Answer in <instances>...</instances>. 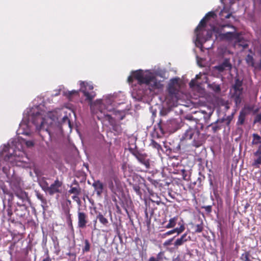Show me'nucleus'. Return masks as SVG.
Instances as JSON below:
<instances>
[{
    "label": "nucleus",
    "mask_w": 261,
    "mask_h": 261,
    "mask_svg": "<svg viewBox=\"0 0 261 261\" xmlns=\"http://www.w3.org/2000/svg\"><path fill=\"white\" fill-rule=\"evenodd\" d=\"M44 106L39 105L28 109L24 113L22 121L17 131L22 134L33 137L34 130L43 131L50 135V128L54 125L60 127L66 125L70 127V122L66 115H63L61 110L49 111L46 113Z\"/></svg>",
    "instance_id": "1"
},
{
    "label": "nucleus",
    "mask_w": 261,
    "mask_h": 261,
    "mask_svg": "<svg viewBox=\"0 0 261 261\" xmlns=\"http://www.w3.org/2000/svg\"><path fill=\"white\" fill-rule=\"evenodd\" d=\"M135 81H137V85L133 88L132 96L137 100L158 93L163 87L162 82L156 79L155 74L148 70L139 69L132 71L127 81L133 85Z\"/></svg>",
    "instance_id": "2"
},
{
    "label": "nucleus",
    "mask_w": 261,
    "mask_h": 261,
    "mask_svg": "<svg viewBox=\"0 0 261 261\" xmlns=\"http://www.w3.org/2000/svg\"><path fill=\"white\" fill-rule=\"evenodd\" d=\"M23 144L31 148L34 146V141L28 140L21 137L11 139L7 145L1 146L0 158L4 156L5 160L10 162L13 165L25 167L26 161L24 160V153L22 151Z\"/></svg>",
    "instance_id": "3"
},
{
    "label": "nucleus",
    "mask_w": 261,
    "mask_h": 261,
    "mask_svg": "<svg viewBox=\"0 0 261 261\" xmlns=\"http://www.w3.org/2000/svg\"><path fill=\"white\" fill-rule=\"evenodd\" d=\"M114 95H109L103 96L102 99H97L91 105L92 113L97 116L99 120L105 119L111 124L113 119L108 112H113L115 115V119L121 120L125 117V112L123 111L116 110L117 103Z\"/></svg>",
    "instance_id": "4"
},
{
    "label": "nucleus",
    "mask_w": 261,
    "mask_h": 261,
    "mask_svg": "<svg viewBox=\"0 0 261 261\" xmlns=\"http://www.w3.org/2000/svg\"><path fill=\"white\" fill-rule=\"evenodd\" d=\"M216 14L214 12H210L206 14L199 22L195 30L196 38L194 40L195 45L202 50V45L208 41L212 37L211 31H206L205 29V21L210 17L214 18Z\"/></svg>",
    "instance_id": "5"
},
{
    "label": "nucleus",
    "mask_w": 261,
    "mask_h": 261,
    "mask_svg": "<svg viewBox=\"0 0 261 261\" xmlns=\"http://www.w3.org/2000/svg\"><path fill=\"white\" fill-rule=\"evenodd\" d=\"M181 140L189 141L193 146L198 147L202 144L203 138L197 128L189 127L183 134Z\"/></svg>",
    "instance_id": "6"
},
{
    "label": "nucleus",
    "mask_w": 261,
    "mask_h": 261,
    "mask_svg": "<svg viewBox=\"0 0 261 261\" xmlns=\"http://www.w3.org/2000/svg\"><path fill=\"white\" fill-rule=\"evenodd\" d=\"M213 31L216 32V29L214 28ZM216 36L220 40L227 41H238L240 37L235 28L229 24L222 25L220 31H217Z\"/></svg>",
    "instance_id": "7"
},
{
    "label": "nucleus",
    "mask_w": 261,
    "mask_h": 261,
    "mask_svg": "<svg viewBox=\"0 0 261 261\" xmlns=\"http://www.w3.org/2000/svg\"><path fill=\"white\" fill-rule=\"evenodd\" d=\"M80 88L79 91L82 92L85 97V101H87L90 105L94 103L95 101L92 102V100L95 97L96 93L93 91V86L91 82L80 81Z\"/></svg>",
    "instance_id": "8"
},
{
    "label": "nucleus",
    "mask_w": 261,
    "mask_h": 261,
    "mask_svg": "<svg viewBox=\"0 0 261 261\" xmlns=\"http://www.w3.org/2000/svg\"><path fill=\"white\" fill-rule=\"evenodd\" d=\"M179 80L180 79L179 77L172 79L170 80L168 85V92L170 96L175 99L177 98V95L180 87V84L179 83Z\"/></svg>",
    "instance_id": "9"
},
{
    "label": "nucleus",
    "mask_w": 261,
    "mask_h": 261,
    "mask_svg": "<svg viewBox=\"0 0 261 261\" xmlns=\"http://www.w3.org/2000/svg\"><path fill=\"white\" fill-rule=\"evenodd\" d=\"M174 123V120L167 121L166 124H162L161 122H160L155 127V130L156 132L158 137H161L165 134V132L171 130L172 127L170 125Z\"/></svg>",
    "instance_id": "10"
},
{
    "label": "nucleus",
    "mask_w": 261,
    "mask_h": 261,
    "mask_svg": "<svg viewBox=\"0 0 261 261\" xmlns=\"http://www.w3.org/2000/svg\"><path fill=\"white\" fill-rule=\"evenodd\" d=\"M78 90H71L69 91L65 89L63 86H60L59 89L55 91V92L52 94L54 96H57L60 94L66 96L69 99H71L74 95H77L79 93Z\"/></svg>",
    "instance_id": "11"
},
{
    "label": "nucleus",
    "mask_w": 261,
    "mask_h": 261,
    "mask_svg": "<svg viewBox=\"0 0 261 261\" xmlns=\"http://www.w3.org/2000/svg\"><path fill=\"white\" fill-rule=\"evenodd\" d=\"M10 186L17 197L23 198L25 196V193L21 189L20 182L18 180L12 179L10 182Z\"/></svg>",
    "instance_id": "12"
},
{
    "label": "nucleus",
    "mask_w": 261,
    "mask_h": 261,
    "mask_svg": "<svg viewBox=\"0 0 261 261\" xmlns=\"http://www.w3.org/2000/svg\"><path fill=\"white\" fill-rule=\"evenodd\" d=\"M214 68L219 72H222L224 71H230L232 68V65L230 63V59L225 58L221 63L215 66Z\"/></svg>",
    "instance_id": "13"
},
{
    "label": "nucleus",
    "mask_w": 261,
    "mask_h": 261,
    "mask_svg": "<svg viewBox=\"0 0 261 261\" xmlns=\"http://www.w3.org/2000/svg\"><path fill=\"white\" fill-rule=\"evenodd\" d=\"M133 154L138 160V161L142 164L144 165L146 168L148 169L149 168V160L147 158V156L145 154L140 153L138 151L134 152Z\"/></svg>",
    "instance_id": "14"
},
{
    "label": "nucleus",
    "mask_w": 261,
    "mask_h": 261,
    "mask_svg": "<svg viewBox=\"0 0 261 261\" xmlns=\"http://www.w3.org/2000/svg\"><path fill=\"white\" fill-rule=\"evenodd\" d=\"M242 82L239 79H237L235 80V83L233 86V89L234 91V95L236 97V102H237L238 100L239 99L240 95L242 94L243 88L242 87Z\"/></svg>",
    "instance_id": "15"
},
{
    "label": "nucleus",
    "mask_w": 261,
    "mask_h": 261,
    "mask_svg": "<svg viewBox=\"0 0 261 261\" xmlns=\"http://www.w3.org/2000/svg\"><path fill=\"white\" fill-rule=\"evenodd\" d=\"M78 226L83 228L86 227L88 223V216L84 212L79 211L77 212Z\"/></svg>",
    "instance_id": "16"
},
{
    "label": "nucleus",
    "mask_w": 261,
    "mask_h": 261,
    "mask_svg": "<svg viewBox=\"0 0 261 261\" xmlns=\"http://www.w3.org/2000/svg\"><path fill=\"white\" fill-rule=\"evenodd\" d=\"M214 111V108L209 107L197 112L198 113L203 114V119L205 122L207 123Z\"/></svg>",
    "instance_id": "17"
},
{
    "label": "nucleus",
    "mask_w": 261,
    "mask_h": 261,
    "mask_svg": "<svg viewBox=\"0 0 261 261\" xmlns=\"http://www.w3.org/2000/svg\"><path fill=\"white\" fill-rule=\"evenodd\" d=\"M92 186L94 189V191L98 197H101L102 193L105 190V186L99 180H94Z\"/></svg>",
    "instance_id": "18"
},
{
    "label": "nucleus",
    "mask_w": 261,
    "mask_h": 261,
    "mask_svg": "<svg viewBox=\"0 0 261 261\" xmlns=\"http://www.w3.org/2000/svg\"><path fill=\"white\" fill-rule=\"evenodd\" d=\"M191 240V237L188 235L187 232L183 234L179 238H178L174 243V246L176 248L182 245L185 243Z\"/></svg>",
    "instance_id": "19"
},
{
    "label": "nucleus",
    "mask_w": 261,
    "mask_h": 261,
    "mask_svg": "<svg viewBox=\"0 0 261 261\" xmlns=\"http://www.w3.org/2000/svg\"><path fill=\"white\" fill-rule=\"evenodd\" d=\"M61 186H62V182H60L59 180H55L54 183H53L49 186V189H48V191L47 192L50 195H53L54 194H55L56 193L59 192V191H60L59 188L61 187Z\"/></svg>",
    "instance_id": "20"
},
{
    "label": "nucleus",
    "mask_w": 261,
    "mask_h": 261,
    "mask_svg": "<svg viewBox=\"0 0 261 261\" xmlns=\"http://www.w3.org/2000/svg\"><path fill=\"white\" fill-rule=\"evenodd\" d=\"M219 15L222 19L229 18L231 16V14L229 12L228 9L225 7L220 11Z\"/></svg>",
    "instance_id": "21"
},
{
    "label": "nucleus",
    "mask_w": 261,
    "mask_h": 261,
    "mask_svg": "<svg viewBox=\"0 0 261 261\" xmlns=\"http://www.w3.org/2000/svg\"><path fill=\"white\" fill-rule=\"evenodd\" d=\"M96 219H98L99 222L105 226H107L109 223L108 219L106 218L101 213L98 214L96 216Z\"/></svg>",
    "instance_id": "22"
},
{
    "label": "nucleus",
    "mask_w": 261,
    "mask_h": 261,
    "mask_svg": "<svg viewBox=\"0 0 261 261\" xmlns=\"http://www.w3.org/2000/svg\"><path fill=\"white\" fill-rule=\"evenodd\" d=\"M177 220V217H174L173 218H171L169 221V223L165 226V227L166 228H171L174 227L176 224Z\"/></svg>",
    "instance_id": "23"
},
{
    "label": "nucleus",
    "mask_w": 261,
    "mask_h": 261,
    "mask_svg": "<svg viewBox=\"0 0 261 261\" xmlns=\"http://www.w3.org/2000/svg\"><path fill=\"white\" fill-rule=\"evenodd\" d=\"M252 137V144L253 145H258L261 143V137L258 134H253Z\"/></svg>",
    "instance_id": "24"
},
{
    "label": "nucleus",
    "mask_w": 261,
    "mask_h": 261,
    "mask_svg": "<svg viewBox=\"0 0 261 261\" xmlns=\"http://www.w3.org/2000/svg\"><path fill=\"white\" fill-rule=\"evenodd\" d=\"M39 183L42 190L47 192L49 188L48 183L44 179L40 180Z\"/></svg>",
    "instance_id": "25"
},
{
    "label": "nucleus",
    "mask_w": 261,
    "mask_h": 261,
    "mask_svg": "<svg viewBox=\"0 0 261 261\" xmlns=\"http://www.w3.org/2000/svg\"><path fill=\"white\" fill-rule=\"evenodd\" d=\"M246 117V112L244 111H241L240 113L238 123L239 124H243L245 121Z\"/></svg>",
    "instance_id": "26"
},
{
    "label": "nucleus",
    "mask_w": 261,
    "mask_h": 261,
    "mask_svg": "<svg viewBox=\"0 0 261 261\" xmlns=\"http://www.w3.org/2000/svg\"><path fill=\"white\" fill-rule=\"evenodd\" d=\"M246 61L248 65L253 67L254 65V59L252 56L248 55L246 58Z\"/></svg>",
    "instance_id": "27"
},
{
    "label": "nucleus",
    "mask_w": 261,
    "mask_h": 261,
    "mask_svg": "<svg viewBox=\"0 0 261 261\" xmlns=\"http://www.w3.org/2000/svg\"><path fill=\"white\" fill-rule=\"evenodd\" d=\"M233 114L234 113H232L231 115L228 116L226 117V118H222L221 121L222 122H225L226 125H228L233 118Z\"/></svg>",
    "instance_id": "28"
},
{
    "label": "nucleus",
    "mask_w": 261,
    "mask_h": 261,
    "mask_svg": "<svg viewBox=\"0 0 261 261\" xmlns=\"http://www.w3.org/2000/svg\"><path fill=\"white\" fill-rule=\"evenodd\" d=\"M204 76V77H205V75L204 74H202L201 73H200L199 74H197L196 75V77H195V79L194 80H191V81L190 82L189 85L190 86V87H193L196 84V80H197V79H200L201 76Z\"/></svg>",
    "instance_id": "29"
},
{
    "label": "nucleus",
    "mask_w": 261,
    "mask_h": 261,
    "mask_svg": "<svg viewBox=\"0 0 261 261\" xmlns=\"http://www.w3.org/2000/svg\"><path fill=\"white\" fill-rule=\"evenodd\" d=\"M258 158L255 159L252 163V166L259 168L261 165V155L257 156Z\"/></svg>",
    "instance_id": "30"
},
{
    "label": "nucleus",
    "mask_w": 261,
    "mask_h": 261,
    "mask_svg": "<svg viewBox=\"0 0 261 261\" xmlns=\"http://www.w3.org/2000/svg\"><path fill=\"white\" fill-rule=\"evenodd\" d=\"M84 243H85V246L82 249L83 252H87L89 251L90 249V244L89 241L88 240H85L84 241Z\"/></svg>",
    "instance_id": "31"
},
{
    "label": "nucleus",
    "mask_w": 261,
    "mask_h": 261,
    "mask_svg": "<svg viewBox=\"0 0 261 261\" xmlns=\"http://www.w3.org/2000/svg\"><path fill=\"white\" fill-rule=\"evenodd\" d=\"M80 192V189L77 187H71L69 190V193L71 194H74L75 195H79Z\"/></svg>",
    "instance_id": "32"
},
{
    "label": "nucleus",
    "mask_w": 261,
    "mask_h": 261,
    "mask_svg": "<svg viewBox=\"0 0 261 261\" xmlns=\"http://www.w3.org/2000/svg\"><path fill=\"white\" fill-rule=\"evenodd\" d=\"M249 254L247 252L243 253L241 256V259L243 261H250L249 257Z\"/></svg>",
    "instance_id": "33"
},
{
    "label": "nucleus",
    "mask_w": 261,
    "mask_h": 261,
    "mask_svg": "<svg viewBox=\"0 0 261 261\" xmlns=\"http://www.w3.org/2000/svg\"><path fill=\"white\" fill-rule=\"evenodd\" d=\"M203 224L201 222L200 224L196 225L195 226V232H201L203 230Z\"/></svg>",
    "instance_id": "34"
},
{
    "label": "nucleus",
    "mask_w": 261,
    "mask_h": 261,
    "mask_svg": "<svg viewBox=\"0 0 261 261\" xmlns=\"http://www.w3.org/2000/svg\"><path fill=\"white\" fill-rule=\"evenodd\" d=\"M210 87L216 92H219L221 90L220 87L218 85L212 84Z\"/></svg>",
    "instance_id": "35"
},
{
    "label": "nucleus",
    "mask_w": 261,
    "mask_h": 261,
    "mask_svg": "<svg viewBox=\"0 0 261 261\" xmlns=\"http://www.w3.org/2000/svg\"><path fill=\"white\" fill-rule=\"evenodd\" d=\"M108 185L109 189L111 190L112 192H114V186L113 184V181L112 179H110L108 181Z\"/></svg>",
    "instance_id": "36"
},
{
    "label": "nucleus",
    "mask_w": 261,
    "mask_h": 261,
    "mask_svg": "<svg viewBox=\"0 0 261 261\" xmlns=\"http://www.w3.org/2000/svg\"><path fill=\"white\" fill-rule=\"evenodd\" d=\"M253 154L255 156L261 155V143L258 146L256 151L254 152Z\"/></svg>",
    "instance_id": "37"
},
{
    "label": "nucleus",
    "mask_w": 261,
    "mask_h": 261,
    "mask_svg": "<svg viewBox=\"0 0 261 261\" xmlns=\"http://www.w3.org/2000/svg\"><path fill=\"white\" fill-rule=\"evenodd\" d=\"M254 109V106H246L245 107H244V109L243 111H244V112L245 111H247L248 112H251V111H252Z\"/></svg>",
    "instance_id": "38"
},
{
    "label": "nucleus",
    "mask_w": 261,
    "mask_h": 261,
    "mask_svg": "<svg viewBox=\"0 0 261 261\" xmlns=\"http://www.w3.org/2000/svg\"><path fill=\"white\" fill-rule=\"evenodd\" d=\"M36 195H37V198L39 200H40L43 203H45V201H46L45 199V198H44V197L42 195H41V194H40L39 193H37Z\"/></svg>",
    "instance_id": "39"
},
{
    "label": "nucleus",
    "mask_w": 261,
    "mask_h": 261,
    "mask_svg": "<svg viewBox=\"0 0 261 261\" xmlns=\"http://www.w3.org/2000/svg\"><path fill=\"white\" fill-rule=\"evenodd\" d=\"M202 208H204L207 213H210L212 212L211 205L204 206L202 207Z\"/></svg>",
    "instance_id": "40"
},
{
    "label": "nucleus",
    "mask_w": 261,
    "mask_h": 261,
    "mask_svg": "<svg viewBox=\"0 0 261 261\" xmlns=\"http://www.w3.org/2000/svg\"><path fill=\"white\" fill-rule=\"evenodd\" d=\"M261 121V113L257 115L255 117V119L254 121V123H257L260 122Z\"/></svg>",
    "instance_id": "41"
},
{
    "label": "nucleus",
    "mask_w": 261,
    "mask_h": 261,
    "mask_svg": "<svg viewBox=\"0 0 261 261\" xmlns=\"http://www.w3.org/2000/svg\"><path fill=\"white\" fill-rule=\"evenodd\" d=\"M173 239H174V238L166 241L164 243V245L165 246H169V245H170L171 244V243H172V242Z\"/></svg>",
    "instance_id": "42"
},
{
    "label": "nucleus",
    "mask_w": 261,
    "mask_h": 261,
    "mask_svg": "<svg viewBox=\"0 0 261 261\" xmlns=\"http://www.w3.org/2000/svg\"><path fill=\"white\" fill-rule=\"evenodd\" d=\"M113 129L117 132L118 133L121 132V128H120V126L119 125L113 126Z\"/></svg>",
    "instance_id": "43"
},
{
    "label": "nucleus",
    "mask_w": 261,
    "mask_h": 261,
    "mask_svg": "<svg viewBox=\"0 0 261 261\" xmlns=\"http://www.w3.org/2000/svg\"><path fill=\"white\" fill-rule=\"evenodd\" d=\"M163 255V253L162 252H161L158 254L157 256L155 258H156V259L158 260V261H161L163 258V257H162Z\"/></svg>",
    "instance_id": "44"
},
{
    "label": "nucleus",
    "mask_w": 261,
    "mask_h": 261,
    "mask_svg": "<svg viewBox=\"0 0 261 261\" xmlns=\"http://www.w3.org/2000/svg\"><path fill=\"white\" fill-rule=\"evenodd\" d=\"M152 145L153 147L157 149H159L161 148L160 145L155 142H152Z\"/></svg>",
    "instance_id": "45"
},
{
    "label": "nucleus",
    "mask_w": 261,
    "mask_h": 261,
    "mask_svg": "<svg viewBox=\"0 0 261 261\" xmlns=\"http://www.w3.org/2000/svg\"><path fill=\"white\" fill-rule=\"evenodd\" d=\"M173 233H174V231H173V229H172V230L168 231L166 232V233H165L164 234H163V236L166 237L167 236L171 235Z\"/></svg>",
    "instance_id": "46"
},
{
    "label": "nucleus",
    "mask_w": 261,
    "mask_h": 261,
    "mask_svg": "<svg viewBox=\"0 0 261 261\" xmlns=\"http://www.w3.org/2000/svg\"><path fill=\"white\" fill-rule=\"evenodd\" d=\"M212 129H213L214 132H216L217 130L220 129V127H219L218 126H217L216 125L212 124Z\"/></svg>",
    "instance_id": "47"
},
{
    "label": "nucleus",
    "mask_w": 261,
    "mask_h": 261,
    "mask_svg": "<svg viewBox=\"0 0 261 261\" xmlns=\"http://www.w3.org/2000/svg\"><path fill=\"white\" fill-rule=\"evenodd\" d=\"M173 231H174V233L176 232L177 233V235H178V234H179L180 233H181V232H179V230L178 228H176L173 229Z\"/></svg>",
    "instance_id": "48"
},
{
    "label": "nucleus",
    "mask_w": 261,
    "mask_h": 261,
    "mask_svg": "<svg viewBox=\"0 0 261 261\" xmlns=\"http://www.w3.org/2000/svg\"><path fill=\"white\" fill-rule=\"evenodd\" d=\"M78 195H75L73 196H72V199L74 200V201H79V197L77 196Z\"/></svg>",
    "instance_id": "49"
},
{
    "label": "nucleus",
    "mask_w": 261,
    "mask_h": 261,
    "mask_svg": "<svg viewBox=\"0 0 261 261\" xmlns=\"http://www.w3.org/2000/svg\"><path fill=\"white\" fill-rule=\"evenodd\" d=\"M178 228L179 232H182L185 230V227L183 225H181Z\"/></svg>",
    "instance_id": "50"
},
{
    "label": "nucleus",
    "mask_w": 261,
    "mask_h": 261,
    "mask_svg": "<svg viewBox=\"0 0 261 261\" xmlns=\"http://www.w3.org/2000/svg\"><path fill=\"white\" fill-rule=\"evenodd\" d=\"M148 261H158V260L155 257L152 256L149 258Z\"/></svg>",
    "instance_id": "51"
},
{
    "label": "nucleus",
    "mask_w": 261,
    "mask_h": 261,
    "mask_svg": "<svg viewBox=\"0 0 261 261\" xmlns=\"http://www.w3.org/2000/svg\"><path fill=\"white\" fill-rule=\"evenodd\" d=\"M43 261H51V259L49 257L47 256L43 259Z\"/></svg>",
    "instance_id": "52"
},
{
    "label": "nucleus",
    "mask_w": 261,
    "mask_h": 261,
    "mask_svg": "<svg viewBox=\"0 0 261 261\" xmlns=\"http://www.w3.org/2000/svg\"><path fill=\"white\" fill-rule=\"evenodd\" d=\"M134 189L137 192H139V187H138V186H135L134 187Z\"/></svg>",
    "instance_id": "53"
},
{
    "label": "nucleus",
    "mask_w": 261,
    "mask_h": 261,
    "mask_svg": "<svg viewBox=\"0 0 261 261\" xmlns=\"http://www.w3.org/2000/svg\"><path fill=\"white\" fill-rule=\"evenodd\" d=\"M160 113L162 115H165L166 114V112L164 110H162V111H161Z\"/></svg>",
    "instance_id": "54"
},
{
    "label": "nucleus",
    "mask_w": 261,
    "mask_h": 261,
    "mask_svg": "<svg viewBox=\"0 0 261 261\" xmlns=\"http://www.w3.org/2000/svg\"><path fill=\"white\" fill-rule=\"evenodd\" d=\"M226 53L230 54V52L229 50L225 49V50L223 53V54H225Z\"/></svg>",
    "instance_id": "55"
},
{
    "label": "nucleus",
    "mask_w": 261,
    "mask_h": 261,
    "mask_svg": "<svg viewBox=\"0 0 261 261\" xmlns=\"http://www.w3.org/2000/svg\"><path fill=\"white\" fill-rule=\"evenodd\" d=\"M3 171L4 172L6 173L7 171V168L5 167H2Z\"/></svg>",
    "instance_id": "56"
},
{
    "label": "nucleus",
    "mask_w": 261,
    "mask_h": 261,
    "mask_svg": "<svg viewBox=\"0 0 261 261\" xmlns=\"http://www.w3.org/2000/svg\"><path fill=\"white\" fill-rule=\"evenodd\" d=\"M259 53L261 56V45L260 46V48H259Z\"/></svg>",
    "instance_id": "57"
},
{
    "label": "nucleus",
    "mask_w": 261,
    "mask_h": 261,
    "mask_svg": "<svg viewBox=\"0 0 261 261\" xmlns=\"http://www.w3.org/2000/svg\"><path fill=\"white\" fill-rule=\"evenodd\" d=\"M258 110H256L255 111H254V113H256L257 112Z\"/></svg>",
    "instance_id": "58"
},
{
    "label": "nucleus",
    "mask_w": 261,
    "mask_h": 261,
    "mask_svg": "<svg viewBox=\"0 0 261 261\" xmlns=\"http://www.w3.org/2000/svg\"><path fill=\"white\" fill-rule=\"evenodd\" d=\"M114 181L115 182L116 184L117 183V180L115 179H114Z\"/></svg>",
    "instance_id": "59"
},
{
    "label": "nucleus",
    "mask_w": 261,
    "mask_h": 261,
    "mask_svg": "<svg viewBox=\"0 0 261 261\" xmlns=\"http://www.w3.org/2000/svg\"><path fill=\"white\" fill-rule=\"evenodd\" d=\"M210 184H211V185L213 184V183H212V181H211V182H210Z\"/></svg>",
    "instance_id": "60"
},
{
    "label": "nucleus",
    "mask_w": 261,
    "mask_h": 261,
    "mask_svg": "<svg viewBox=\"0 0 261 261\" xmlns=\"http://www.w3.org/2000/svg\"><path fill=\"white\" fill-rule=\"evenodd\" d=\"M209 48H211V47H207L206 48H207V49H208Z\"/></svg>",
    "instance_id": "61"
}]
</instances>
